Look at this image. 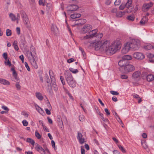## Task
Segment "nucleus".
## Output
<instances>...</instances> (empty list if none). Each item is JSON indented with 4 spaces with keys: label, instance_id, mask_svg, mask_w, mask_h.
<instances>
[{
    "label": "nucleus",
    "instance_id": "obj_52",
    "mask_svg": "<svg viewBox=\"0 0 154 154\" xmlns=\"http://www.w3.org/2000/svg\"><path fill=\"white\" fill-rule=\"evenodd\" d=\"M25 66L27 70L28 71H30V69L27 63L26 62H25L24 63Z\"/></svg>",
    "mask_w": 154,
    "mask_h": 154
},
{
    "label": "nucleus",
    "instance_id": "obj_8",
    "mask_svg": "<svg viewBox=\"0 0 154 154\" xmlns=\"http://www.w3.org/2000/svg\"><path fill=\"white\" fill-rule=\"evenodd\" d=\"M78 134L77 136V139L79 140V143L81 144H83L85 142V139L84 136L81 132L78 131Z\"/></svg>",
    "mask_w": 154,
    "mask_h": 154
},
{
    "label": "nucleus",
    "instance_id": "obj_45",
    "mask_svg": "<svg viewBox=\"0 0 154 154\" xmlns=\"http://www.w3.org/2000/svg\"><path fill=\"white\" fill-rule=\"evenodd\" d=\"M147 74L146 72H143L141 74L142 77L143 79H146V75H147Z\"/></svg>",
    "mask_w": 154,
    "mask_h": 154
},
{
    "label": "nucleus",
    "instance_id": "obj_51",
    "mask_svg": "<svg viewBox=\"0 0 154 154\" xmlns=\"http://www.w3.org/2000/svg\"><path fill=\"white\" fill-rule=\"evenodd\" d=\"M79 120L81 122H83L84 120V116L83 115H81L79 116Z\"/></svg>",
    "mask_w": 154,
    "mask_h": 154
},
{
    "label": "nucleus",
    "instance_id": "obj_35",
    "mask_svg": "<svg viewBox=\"0 0 154 154\" xmlns=\"http://www.w3.org/2000/svg\"><path fill=\"white\" fill-rule=\"evenodd\" d=\"M9 16L12 21H14L16 20V16L13 14L10 13L9 14Z\"/></svg>",
    "mask_w": 154,
    "mask_h": 154
},
{
    "label": "nucleus",
    "instance_id": "obj_29",
    "mask_svg": "<svg viewBox=\"0 0 154 154\" xmlns=\"http://www.w3.org/2000/svg\"><path fill=\"white\" fill-rule=\"evenodd\" d=\"M132 58V57L128 55H126L123 56L122 57V59L126 61L128 60H130Z\"/></svg>",
    "mask_w": 154,
    "mask_h": 154
},
{
    "label": "nucleus",
    "instance_id": "obj_5",
    "mask_svg": "<svg viewBox=\"0 0 154 154\" xmlns=\"http://www.w3.org/2000/svg\"><path fill=\"white\" fill-rule=\"evenodd\" d=\"M89 46L90 47L93 46L95 50L96 51L99 49L101 50V42L100 41H98L96 42L89 43ZM90 48H91V47H90Z\"/></svg>",
    "mask_w": 154,
    "mask_h": 154
},
{
    "label": "nucleus",
    "instance_id": "obj_41",
    "mask_svg": "<svg viewBox=\"0 0 154 154\" xmlns=\"http://www.w3.org/2000/svg\"><path fill=\"white\" fill-rule=\"evenodd\" d=\"M69 70L70 71L74 74H76L79 72V71L77 69H74L72 68H69Z\"/></svg>",
    "mask_w": 154,
    "mask_h": 154
},
{
    "label": "nucleus",
    "instance_id": "obj_50",
    "mask_svg": "<svg viewBox=\"0 0 154 154\" xmlns=\"http://www.w3.org/2000/svg\"><path fill=\"white\" fill-rule=\"evenodd\" d=\"M60 80H61L63 85H65V82L64 81V79L63 77L62 76H60Z\"/></svg>",
    "mask_w": 154,
    "mask_h": 154
},
{
    "label": "nucleus",
    "instance_id": "obj_18",
    "mask_svg": "<svg viewBox=\"0 0 154 154\" xmlns=\"http://www.w3.org/2000/svg\"><path fill=\"white\" fill-rule=\"evenodd\" d=\"M146 79L148 82H152L154 80V76L151 74H148L147 76L146 75Z\"/></svg>",
    "mask_w": 154,
    "mask_h": 154
},
{
    "label": "nucleus",
    "instance_id": "obj_21",
    "mask_svg": "<svg viewBox=\"0 0 154 154\" xmlns=\"http://www.w3.org/2000/svg\"><path fill=\"white\" fill-rule=\"evenodd\" d=\"M35 106L38 112L41 115H43L44 113V112L43 110L37 104H35Z\"/></svg>",
    "mask_w": 154,
    "mask_h": 154
},
{
    "label": "nucleus",
    "instance_id": "obj_38",
    "mask_svg": "<svg viewBox=\"0 0 154 154\" xmlns=\"http://www.w3.org/2000/svg\"><path fill=\"white\" fill-rule=\"evenodd\" d=\"M152 45L151 44H149L146 45L144 47V48L146 50H150L152 49Z\"/></svg>",
    "mask_w": 154,
    "mask_h": 154
},
{
    "label": "nucleus",
    "instance_id": "obj_42",
    "mask_svg": "<svg viewBox=\"0 0 154 154\" xmlns=\"http://www.w3.org/2000/svg\"><path fill=\"white\" fill-rule=\"evenodd\" d=\"M45 81H46L47 83H50V80L49 79V76L47 74H45Z\"/></svg>",
    "mask_w": 154,
    "mask_h": 154
},
{
    "label": "nucleus",
    "instance_id": "obj_25",
    "mask_svg": "<svg viewBox=\"0 0 154 154\" xmlns=\"http://www.w3.org/2000/svg\"><path fill=\"white\" fill-rule=\"evenodd\" d=\"M147 22V20L146 18V17H145L140 21V24L141 25H144Z\"/></svg>",
    "mask_w": 154,
    "mask_h": 154
},
{
    "label": "nucleus",
    "instance_id": "obj_53",
    "mask_svg": "<svg viewBox=\"0 0 154 154\" xmlns=\"http://www.w3.org/2000/svg\"><path fill=\"white\" fill-rule=\"evenodd\" d=\"M3 57L6 61L7 60L8 58L7 53L6 52L4 53L3 54Z\"/></svg>",
    "mask_w": 154,
    "mask_h": 154
},
{
    "label": "nucleus",
    "instance_id": "obj_23",
    "mask_svg": "<svg viewBox=\"0 0 154 154\" xmlns=\"http://www.w3.org/2000/svg\"><path fill=\"white\" fill-rule=\"evenodd\" d=\"M69 10L70 11H76L79 8L78 6L75 5H72L69 6Z\"/></svg>",
    "mask_w": 154,
    "mask_h": 154
},
{
    "label": "nucleus",
    "instance_id": "obj_46",
    "mask_svg": "<svg viewBox=\"0 0 154 154\" xmlns=\"http://www.w3.org/2000/svg\"><path fill=\"white\" fill-rule=\"evenodd\" d=\"M35 136L38 139H40L41 138V135L37 131L35 132Z\"/></svg>",
    "mask_w": 154,
    "mask_h": 154
},
{
    "label": "nucleus",
    "instance_id": "obj_58",
    "mask_svg": "<svg viewBox=\"0 0 154 154\" xmlns=\"http://www.w3.org/2000/svg\"><path fill=\"white\" fill-rule=\"evenodd\" d=\"M39 3L40 5H42V6L45 5V3L43 0H39Z\"/></svg>",
    "mask_w": 154,
    "mask_h": 154
},
{
    "label": "nucleus",
    "instance_id": "obj_54",
    "mask_svg": "<svg viewBox=\"0 0 154 154\" xmlns=\"http://www.w3.org/2000/svg\"><path fill=\"white\" fill-rule=\"evenodd\" d=\"M22 122L23 125L25 126H27L28 124V122L25 120L23 121Z\"/></svg>",
    "mask_w": 154,
    "mask_h": 154
},
{
    "label": "nucleus",
    "instance_id": "obj_55",
    "mask_svg": "<svg viewBox=\"0 0 154 154\" xmlns=\"http://www.w3.org/2000/svg\"><path fill=\"white\" fill-rule=\"evenodd\" d=\"M2 108L3 109L5 110L6 111H7L8 112L9 109L7 106H2Z\"/></svg>",
    "mask_w": 154,
    "mask_h": 154
},
{
    "label": "nucleus",
    "instance_id": "obj_34",
    "mask_svg": "<svg viewBox=\"0 0 154 154\" xmlns=\"http://www.w3.org/2000/svg\"><path fill=\"white\" fill-rule=\"evenodd\" d=\"M20 14L22 18L23 19L26 17H28L26 13L23 11H20Z\"/></svg>",
    "mask_w": 154,
    "mask_h": 154
},
{
    "label": "nucleus",
    "instance_id": "obj_20",
    "mask_svg": "<svg viewBox=\"0 0 154 154\" xmlns=\"http://www.w3.org/2000/svg\"><path fill=\"white\" fill-rule=\"evenodd\" d=\"M26 43L25 37L24 36H21L20 40V45L22 46L23 47H24Z\"/></svg>",
    "mask_w": 154,
    "mask_h": 154
},
{
    "label": "nucleus",
    "instance_id": "obj_16",
    "mask_svg": "<svg viewBox=\"0 0 154 154\" xmlns=\"http://www.w3.org/2000/svg\"><path fill=\"white\" fill-rule=\"evenodd\" d=\"M57 121L58 122L59 126H60V128L62 129L63 128V123L60 116H57Z\"/></svg>",
    "mask_w": 154,
    "mask_h": 154
},
{
    "label": "nucleus",
    "instance_id": "obj_10",
    "mask_svg": "<svg viewBox=\"0 0 154 154\" xmlns=\"http://www.w3.org/2000/svg\"><path fill=\"white\" fill-rule=\"evenodd\" d=\"M153 5V3L151 2L149 3L144 4L142 7L143 11H148Z\"/></svg>",
    "mask_w": 154,
    "mask_h": 154
},
{
    "label": "nucleus",
    "instance_id": "obj_3",
    "mask_svg": "<svg viewBox=\"0 0 154 154\" xmlns=\"http://www.w3.org/2000/svg\"><path fill=\"white\" fill-rule=\"evenodd\" d=\"M64 74L67 82L69 85L72 88L75 87L76 85V81L74 80V78L70 72L69 70H66Z\"/></svg>",
    "mask_w": 154,
    "mask_h": 154
},
{
    "label": "nucleus",
    "instance_id": "obj_64",
    "mask_svg": "<svg viewBox=\"0 0 154 154\" xmlns=\"http://www.w3.org/2000/svg\"><path fill=\"white\" fill-rule=\"evenodd\" d=\"M113 154H120L119 152L116 150H113Z\"/></svg>",
    "mask_w": 154,
    "mask_h": 154
},
{
    "label": "nucleus",
    "instance_id": "obj_14",
    "mask_svg": "<svg viewBox=\"0 0 154 154\" xmlns=\"http://www.w3.org/2000/svg\"><path fill=\"white\" fill-rule=\"evenodd\" d=\"M23 20L26 27L29 29H30L31 25L28 17H26Z\"/></svg>",
    "mask_w": 154,
    "mask_h": 154
},
{
    "label": "nucleus",
    "instance_id": "obj_61",
    "mask_svg": "<svg viewBox=\"0 0 154 154\" xmlns=\"http://www.w3.org/2000/svg\"><path fill=\"white\" fill-rule=\"evenodd\" d=\"M97 32L98 29H97L93 30H92L91 31V32L94 33V34H96V35L97 33Z\"/></svg>",
    "mask_w": 154,
    "mask_h": 154
},
{
    "label": "nucleus",
    "instance_id": "obj_22",
    "mask_svg": "<svg viewBox=\"0 0 154 154\" xmlns=\"http://www.w3.org/2000/svg\"><path fill=\"white\" fill-rule=\"evenodd\" d=\"M49 73L51 79V81H53L54 82V81H56L55 78L54 77V75L53 71L52 70H50L49 71Z\"/></svg>",
    "mask_w": 154,
    "mask_h": 154
},
{
    "label": "nucleus",
    "instance_id": "obj_11",
    "mask_svg": "<svg viewBox=\"0 0 154 154\" xmlns=\"http://www.w3.org/2000/svg\"><path fill=\"white\" fill-rule=\"evenodd\" d=\"M29 60L32 66L35 69H37L38 68V66L36 63V61L38 60V58L30 59Z\"/></svg>",
    "mask_w": 154,
    "mask_h": 154
},
{
    "label": "nucleus",
    "instance_id": "obj_2",
    "mask_svg": "<svg viewBox=\"0 0 154 154\" xmlns=\"http://www.w3.org/2000/svg\"><path fill=\"white\" fill-rule=\"evenodd\" d=\"M121 47V44L120 41L117 40L112 44V45L106 49V53L109 54H113Z\"/></svg>",
    "mask_w": 154,
    "mask_h": 154
},
{
    "label": "nucleus",
    "instance_id": "obj_60",
    "mask_svg": "<svg viewBox=\"0 0 154 154\" xmlns=\"http://www.w3.org/2000/svg\"><path fill=\"white\" fill-rule=\"evenodd\" d=\"M117 12V9L114 8H112L111 11V12L112 13H116Z\"/></svg>",
    "mask_w": 154,
    "mask_h": 154
},
{
    "label": "nucleus",
    "instance_id": "obj_32",
    "mask_svg": "<svg viewBox=\"0 0 154 154\" xmlns=\"http://www.w3.org/2000/svg\"><path fill=\"white\" fill-rule=\"evenodd\" d=\"M13 45L14 49L18 51L19 49V48L17 45V41H14Z\"/></svg>",
    "mask_w": 154,
    "mask_h": 154
},
{
    "label": "nucleus",
    "instance_id": "obj_6",
    "mask_svg": "<svg viewBox=\"0 0 154 154\" xmlns=\"http://www.w3.org/2000/svg\"><path fill=\"white\" fill-rule=\"evenodd\" d=\"M134 57L138 60H142L145 57L144 55L142 53L136 52L133 54Z\"/></svg>",
    "mask_w": 154,
    "mask_h": 154
},
{
    "label": "nucleus",
    "instance_id": "obj_40",
    "mask_svg": "<svg viewBox=\"0 0 154 154\" xmlns=\"http://www.w3.org/2000/svg\"><path fill=\"white\" fill-rule=\"evenodd\" d=\"M12 34L11 31L9 29H7L6 30V35L7 36H9Z\"/></svg>",
    "mask_w": 154,
    "mask_h": 154
},
{
    "label": "nucleus",
    "instance_id": "obj_62",
    "mask_svg": "<svg viewBox=\"0 0 154 154\" xmlns=\"http://www.w3.org/2000/svg\"><path fill=\"white\" fill-rule=\"evenodd\" d=\"M45 109L46 112L47 114L48 115L51 114V112L49 109H47V108Z\"/></svg>",
    "mask_w": 154,
    "mask_h": 154
},
{
    "label": "nucleus",
    "instance_id": "obj_30",
    "mask_svg": "<svg viewBox=\"0 0 154 154\" xmlns=\"http://www.w3.org/2000/svg\"><path fill=\"white\" fill-rule=\"evenodd\" d=\"M27 56L29 57H30V56L32 57V59H33L34 58H37V56H35L34 54H33L30 51L29 52V51H28L27 53Z\"/></svg>",
    "mask_w": 154,
    "mask_h": 154
},
{
    "label": "nucleus",
    "instance_id": "obj_1",
    "mask_svg": "<svg viewBox=\"0 0 154 154\" xmlns=\"http://www.w3.org/2000/svg\"><path fill=\"white\" fill-rule=\"evenodd\" d=\"M140 46V42L138 39H132L130 42H128L125 45L124 47L122 49V53H127L131 49L136 50L139 49Z\"/></svg>",
    "mask_w": 154,
    "mask_h": 154
},
{
    "label": "nucleus",
    "instance_id": "obj_27",
    "mask_svg": "<svg viewBox=\"0 0 154 154\" xmlns=\"http://www.w3.org/2000/svg\"><path fill=\"white\" fill-rule=\"evenodd\" d=\"M99 115L100 116V118L105 122H107L108 123H109V121L108 119L106 118H104L103 117V114L100 112H99Z\"/></svg>",
    "mask_w": 154,
    "mask_h": 154
},
{
    "label": "nucleus",
    "instance_id": "obj_59",
    "mask_svg": "<svg viewBox=\"0 0 154 154\" xmlns=\"http://www.w3.org/2000/svg\"><path fill=\"white\" fill-rule=\"evenodd\" d=\"M16 87L18 90H20V89L21 87L18 83H16L15 85Z\"/></svg>",
    "mask_w": 154,
    "mask_h": 154
},
{
    "label": "nucleus",
    "instance_id": "obj_7",
    "mask_svg": "<svg viewBox=\"0 0 154 154\" xmlns=\"http://www.w3.org/2000/svg\"><path fill=\"white\" fill-rule=\"evenodd\" d=\"M110 42L108 41H106L104 42H101V50H105L106 51L110 45Z\"/></svg>",
    "mask_w": 154,
    "mask_h": 154
},
{
    "label": "nucleus",
    "instance_id": "obj_49",
    "mask_svg": "<svg viewBox=\"0 0 154 154\" xmlns=\"http://www.w3.org/2000/svg\"><path fill=\"white\" fill-rule=\"evenodd\" d=\"M7 62L5 61V63L6 65H8L9 66H11V64L10 61L8 59L7 60Z\"/></svg>",
    "mask_w": 154,
    "mask_h": 154
},
{
    "label": "nucleus",
    "instance_id": "obj_36",
    "mask_svg": "<svg viewBox=\"0 0 154 154\" xmlns=\"http://www.w3.org/2000/svg\"><path fill=\"white\" fill-rule=\"evenodd\" d=\"M103 36V34L101 33H97L95 37H96L98 40H100Z\"/></svg>",
    "mask_w": 154,
    "mask_h": 154
},
{
    "label": "nucleus",
    "instance_id": "obj_4",
    "mask_svg": "<svg viewBox=\"0 0 154 154\" xmlns=\"http://www.w3.org/2000/svg\"><path fill=\"white\" fill-rule=\"evenodd\" d=\"M92 29V26L89 24L85 25L83 27L82 32V33L89 32Z\"/></svg>",
    "mask_w": 154,
    "mask_h": 154
},
{
    "label": "nucleus",
    "instance_id": "obj_15",
    "mask_svg": "<svg viewBox=\"0 0 154 154\" xmlns=\"http://www.w3.org/2000/svg\"><path fill=\"white\" fill-rule=\"evenodd\" d=\"M141 73L139 71H137L134 72L132 74V78L135 80L140 79Z\"/></svg>",
    "mask_w": 154,
    "mask_h": 154
},
{
    "label": "nucleus",
    "instance_id": "obj_37",
    "mask_svg": "<svg viewBox=\"0 0 154 154\" xmlns=\"http://www.w3.org/2000/svg\"><path fill=\"white\" fill-rule=\"evenodd\" d=\"M132 3V0H128L127 2L126 3L125 6L127 8H129Z\"/></svg>",
    "mask_w": 154,
    "mask_h": 154
},
{
    "label": "nucleus",
    "instance_id": "obj_26",
    "mask_svg": "<svg viewBox=\"0 0 154 154\" xmlns=\"http://www.w3.org/2000/svg\"><path fill=\"white\" fill-rule=\"evenodd\" d=\"M35 95L37 98L40 100H42L43 99V97L42 94L39 92H36Z\"/></svg>",
    "mask_w": 154,
    "mask_h": 154
},
{
    "label": "nucleus",
    "instance_id": "obj_57",
    "mask_svg": "<svg viewBox=\"0 0 154 154\" xmlns=\"http://www.w3.org/2000/svg\"><path fill=\"white\" fill-rule=\"evenodd\" d=\"M121 78L122 79H126L128 78V76L126 75H121Z\"/></svg>",
    "mask_w": 154,
    "mask_h": 154
},
{
    "label": "nucleus",
    "instance_id": "obj_56",
    "mask_svg": "<svg viewBox=\"0 0 154 154\" xmlns=\"http://www.w3.org/2000/svg\"><path fill=\"white\" fill-rule=\"evenodd\" d=\"M120 3V0H116L114 2V4L116 5H119Z\"/></svg>",
    "mask_w": 154,
    "mask_h": 154
},
{
    "label": "nucleus",
    "instance_id": "obj_12",
    "mask_svg": "<svg viewBox=\"0 0 154 154\" xmlns=\"http://www.w3.org/2000/svg\"><path fill=\"white\" fill-rule=\"evenodd\" d=\"M35 149L38 152L42 154H45V152L44 149L40 145L37 144L36 146L35 147Z\"/></svg>",
    "mask_w": 154,
    "mask_h": 154
},
{
    "label": "nucleus",
    "instance_id": "obj_63",
    "mask_svg": "<svg viewBox=\"0 0 154 154\" xmlns=\"http://www.w3.org/2000/svg\"><path fill=\"white\" fill-rule=\"evenodd\" d=\"M14 78L16 80L15 82H16L17 83H19L20 82V80L17 76L16 77H14Z\"/></svg>",
    "mask_w": 154,
    "mask_h": 154
},
{
    "label": "nucleus",
    "instance_id": "obj_48",
    "mask_svg": "<svg viewBox=\"0 0 154 154\" xmlns=\"http://www.w3.org/2000/svg\"><path fill=\"white\" fill-rule=\"evenodd\" d=\"M110 92L111 94L114 95H117L119 94V93L118 92L113 91H111Z\"/></svg>",
    "mask_w": 154,
    "mask_h": 154
},
{
    "label": "nucleus",
    "instance_id": "obj_47",
    "mask_svg": "<svg viewBox=\"0 0 154 154\" xmlns=\"http://www.w3.org/2000/svg\"><path fill=\"white\" fill-rule=\"evenodd\" d=\"M90 38H91V37L90 34L86 35V36L82 37V39L84 40Z\"/></svg>",
    "mask_w": 154,
    "mask_h": 154
},
{
    "label": "nucleus",
    "instance_id": "obj_33",
    "mask_svg": "<svg viewBox=\"0 0 154 154\" xmlns=\"http://www.w3.org/2000/svg\"><path fill=\"white\" fill-rule=\"evenodd\" d=\"M125 14V12L119 11L117 13L116 15L117 17H122Z\"/></svg>",
    "mask_w": 154,
    "mask_h": 154
},
{
    "label": "nucleus",
    "instance_id": "obj_28",
    "mask_svg": "<svg viewBox=\"0 0 154 154\" xmlns=\"http://www.w3.org/2000/svg\"><path fill=\"white\" fill-rule=\"evenodd\" d=\"M81 15L80 14H74L71 15L70 17L72 19H75L80 17Z\"/></svg>",
    "mask_w": 154,
    "mask_h": 154
},
{
    "label": "nucleus",
    "instance_id": "obj_13",
    "mask_svg": "<svg viewBox=\"0 0 154 154\" xmlns=\"http://www.w3.org/2000/svg\"><path fill=\"white\" fill-rule=\"evenodd\" d=\"M51 29L52 33L54 35H57L58 34V29L55 25L52 24Z\"/></svg>",
    "mask_w": 154,
    "mask_h": 154
},
{
    "label": "nucleus",
    "instance_id": "obj_31",
    "mask_svg": "<svg viewBox=\"0 0 154 154\" xmlns=\"http://www.w3.org/2000/svg\"><path fill=\"white\" fill-rule=\"evenodd\" d=\"M30 51L33 54H34L35 56H37L35 49L33 46H32L30 47Z\"/></svg>",
    "mask_w": 154,
    "mask_h": 154
},
{
    "label": "nucleus",
    "instance_id": "obj_44",
    "mask_svg": "<svg viewBox=\"0 0 154 154\" xmlns=\"http://www.w3.org/2000/svg\"><path fill=\"white\" fill-rule=\"evenodd\" d=\"M127 19L128 20L133 21L134 20V17L133 16H128L127 17Z\"/></svg>",
    "mask_w": 154,
    "mask_h": 154
},
{
    "label": "nucleus",
    "instance_id": "obj_17",
    "mask_svg": "<svg viewBox=\"0 0 154 154\" xmlns=\"http://www.w3.org/2000/svg\"><path fill=\"white\" fill-rule=\"evenodd\" d=\"M127 61L122 59L120 60L118 62V64L120 67H125L127 64Z\"/></svg>",
    "mask_w": 154,
    "mask_h": 154
},
{
    "label": "nucleus",
    "instance_id": "obj_19",
    "mask_svg": "<svg viewBox=\"0 0 154 154\" xmlns=\"http://www.w3.org/2000/svg\"><path fill=\"white\" fill-rule=\"evenodd\" d=\"M0 83L7 85H9L10 84V82L8 81L6 79L1 78H0Z\"/></svg>",
    "mask_w": 154,
    "mask_h": 154
},
{
    "label": "nucleus",
    "instance_id": "obj_39",
    "mask_svg": "<svg viewBox=\"0 0 154 154\" xmlns=\"http://www.w3.org/2000/svg\"><path fill=\"white\" fill-rule=\"evenodd\" d=\"M26 141L28 143H30L32 145H34L35 143L34 141L30 138H28L27 139Z\"/></svg>",
    "mask_w": 154,
    "mask_h": 154
},
{
    "label": "nucleus",
    "instance_id": "obj_24",
    "mask_svg": "<svg viewBox=\"0 0 154 154\" xmlns=\"http://www.w3.org/2000/svg\"><path fill=\"white\" fill-rule=\"evenodd\" d=\"M51 87L55 91H57L58 90V88L57 85H56V81L54 82L51 81Z\"/></svg>",
    "mask_w": 154,
    "mask_h": 154
},
{
    "label": "nucleus",
    "instance_id": "obj_9",
    "mask_svg": "<svg viewBox=\"0 0 154 154\" xmlns=\"http://www.w3.org/2000/svg\"><path fill=\"white\" fill-rule=\"evenodd\" d=\"M124 69L126 72H131L134 70V67L131 65L127 63L124 67Z\"/></svg>",
    "mask_w": 154,
    "mask_h": 154
},
{
    "label": "nucleus",
    "instance_id": "obj_43",
    "mask_svg": "<svg viewBox=\"0 0 154 154\" xmlns=\"http://www.w3.org/2000/svg\"><path fill=\"white\" fill-rule=\"evenodd\" d=\"M118 146L119 149L122 151L123 153H125L126 152L125 149L122 146L120 145H118Z\"/></svg>",
    "mask_w": 154,
    "mask_h": 154
}]
</instances>
